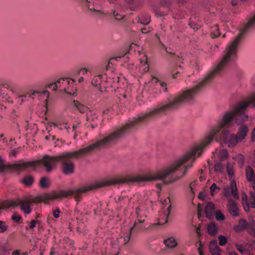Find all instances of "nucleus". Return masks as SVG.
Wrapping results in <instances>:
<instances>
[{
	"mask_svg": "<svg viewBox=\"0 0 255 255\" xmlns=\"http://www.w3.org/2000/svg\"><path fill=\"white\" fill-rule=\"evenodd\" d=\"M214 169L215 171L220 172L222 170V164L220 162H216L214 165Z\"/></svg>",
	"mask_w": 255,
	"mask_h": 255,
	"instance_id": "f704fd0d",
	"label": "nucleus"
},
{
	"mask_svg": "<svg viewBox=\"0 0 255 255\" xmlns=\"http://www.w3.org/2000/svg\"><path fill=\"white\" fill-rule=\"evenodd\" d=\"M156 187L158 188H161V185L160 184H156Z\"/></svg>",
	"mask_w": 255,
	"mask_h": 255,
	"instance_id": "338daca9",
	"label": "nucleus"
},
{
	"mask_svg": "<svg viewBox=\"0 0 255 255\" xmlns=\"http://www.w3.org/2000/svg\"><path fill=\"white\" fill-rule=\"evenodd\" d=\"M220 35L219 29L218 25H215L212 28V31L211 32V36L213 38H215Z\"/></svg>",
	"mask_w": 255,
	"mask_h": 255,
	"instance_id": "393cba45",
	"label": "nucleus"
},
{
	"mask_svg": "<svg viewBox=\"0 0 255 255\" xmlns=\"http://www.w3.org/2000/svg\"><path fill=\"white\" fill-rule=\"evenodd\" d=\"M254 182L253 183V185H252V186H253V189H254V190L255 191V181H254Z\"/></svg>",
	"mask_w": 255,
	"mask_h": 255,
	"instance_id": "774afa93",
	"label": "nucleus"
},
{
	"mask_svg": "<svg viewBox=\"0 0 255 255\" xmlns=\"http://www.w3.org/2000/svg\"><path fill=\"white\" fill-rule=\"evenodd\" d=\"M198 250V252H202V251H203V247H202V246H201V244H200V246L199 247Z\"/></svg>",
	"mask_w": 255,
	"mask_h": 255,
	"instance_id": "13d9d810",
	"label": "nucleus"
},
{
	"mask_svg": "<svg viewBox=\"0 0 255 255\" xmlns=\"http://www.w3.org/2000/svg\"><path fill=\"white\" fill-rule=\"evenodd\" d=\"M141 31L142 33H147L150 31V30H148L146 28H142Z\"/></svg>",
	"mask_w": 255,
	"mask_h": 255,
	"instance_id": "de8ad7c7",
	"label": "nucleus"
},
{
	"mask_svg": "<svg viewBox=\"0 0 255 255\" xmlns=\"http://www.w3.org/2000/svg\"><path fill=\"white\" fill-rule=\"evenodd\" d=\"M160 86L161 87L163 88V91L164 92H167V88L166 87V83L164 82H160Z\"/></svg>",
	"mask_w": 255,
	"mask_h": 255,
	"instance_id": "79ce46f5",
	"label": "nucleus"
},
{
	"mask_svg": "<svg viewBox=\"0 0 255 255\" xmlns=\"http://www.w3.org/2000/svg\"><path fill=\"white\" fill-rule=\"evenodd\" d=\"M229 255H238L236 253L231 252L229 254Z\"/></svg>",
	"mask_w": 255,
	"mask_h": 255,
	"instance_id": "69168bd1",
	"label": "nucleus"
},
{
	"mask_svg": "<svg viewBox=\"0 0 255 255\" xmlns=\"http://www.w3.org/2000/svg\"><path fill=\"white\" fill-rule=\"evenodd\" d=\"M102 77V75H99L95 76L92 81V84L95 86H97L98 85H100L101 82Z\"/></svg>",
	"mask_w": 255,
	"mask_h": 255,
	"instance_id": "5701e85b",
	"label": "nucleus"
},
{
	"mask_svg": "<svg viewBox=\"0 0 255 255\" xmlns=\"http://www.w3.org/2000/svg\"><path fill=\"white\" fill-rule=\"evenodd\" d=\"M227 208L229 213L234 217L239 216V210L235 201L232 199L228 200Z\"/></svg>",
	"mask_w": 255,
	"mask_h": 255,
	"instance_id": "0eeeda50",
	"label": "nucleus"
},
{
	"mask_svg": "<svg viewBox=\"0 0 255 255\" xmlns=\"http://www.w3.org/2000/svg\"><path fill=\"white\" fill-rule=\"evenodd\" d=\"M218 240L219 242V245L222 246H224L227 242L226 237L223 235L219 236Z\"/></svg>",
	"mask_w": 255,
	"mask_h": 255,
	"instance_id": "7c9ffc66",
	"label": "nucleus"
},
{
	"mask_svg": "<svg viewBox=\"0 0 255 255\" xmlns=\"http://www.w3.org/2000/svg\"><path fill=\"white\" fill-rule=\"evenodd\" d=\"M227 171H228V174L230 175V176H232L233 175V171L232 169H229V168L228 167L227 168Z\"/></svg>",
	"mask_w": 255,
	"mask_h": 255,
	"instance_id": "3c124183",
	"label": "nucleus"
},
{
	"mask_svg": "<svg viewBox=\"0 0 255 255\" xmlns=\"http://www.w3.org/2000/svg\"><path fill=\"white\" fill-rule=\"evenodd\" d=\"M38 92L36 91H34L31 95H29V97L33 98V96H34L36 94H37Z\"/></svg>",
	"mask_w": 255,
	"mask_h": 255,
	"instance_id": "5fc2aeb1",
	"label": "nucleus"
},
{
	"mask_svg": "<svg viewBox=\"0 0 255 255\" xmlns=\"http://www.w3.org/2000/svg\"><path fill=\"white\" fill-rule=\"evenodd\" d=\"M138 22L143 25H147L150 22V17L146 15L141 18H139Z\"/></svg>",
	"mask_w": 255,
	"mask_h": 255,
	"instance_id": "4be33fe9",
	"label": "nucleus"
},
{
	"mask_svg": "<svg viewBox=\"0 0 255 255\" xmlns=\"http://www.w3.org/2000/svg\"><path fill=\"white\" fill-rule=\"evenodd\" d=\"M39 186L42 188H48L50 186L49 179L46 177H42L39 182Z\"/></svg>",
	"mask_w": 255,
	"mask_h": 255,
	"instance_id": "aec40b11",
	"label": "nucleus"
},
{
	"mask_svg": "<svg viewBox=\"0 0 255 255\" xmlns=\"http://www.w3.org/2000/svg\"><path fill=\"white\" fill-rule=\"evenodd\" d=\"M114 15L115 17V18L117 20H121V19H122L124 17V16L120 14H119L118 13H116L115 11H114Z\"/></svg>",
	"mask_w": 255,
	"mask_h": 255,
	"instance_id": "ea45409f",
	"label": "nucleus"
},
{
	"mask_svg": "<svg viewBox=\"0 0 255 255\" xmlns=\"http://www.w3.org/2000/svg\"><path fill=\"white\" fill-rule=\"evenodd\" d=\"M232 4L234 6L236 5L237 4V0H232Z\"/></svg>",
	"mask_w": 255,
	"mask_h": 255,
	"instance_id": "4d7b16f0",
	"label": "nucleus"
},
{
	"mask_svg": "<svg viewBox=\"0 0 255 255\" xmlns=\"http://www.w3.org/2000/svg\"><path fill=\"white\" fill-rule=\"evenodd\" d=\"M131 199L130 198L124 197H120L119 198L120 200L123 201L124 203L127 204H128L130 203Z\"/></svg>",
	"mask_w": 255,
	"mask_h": 255,
	"instance_id": "e433bc0d",
	"label": "nucleus"
},
{
	"mask_svg": "<svg viewBox=\"0 0 255 255\" xmlns=\"http://www.w3.org/2000/svg\"><path fill=\"white\" fill-rule=\"evenodd\" d=\"M164 243L165 245L169 248H173L177 245V243L173 237H170L165 240Z\"/></svg>",
	"mask_w": 255,
	"mask_h": 255,
	"instance_id": "2eb2a0df",
	"label": "nucleus"
},
{
	"mask_svg": "<svg viewBox=\"0 0 255 255\" xmlns=\"http://www.w3.org/2000/svg\"><path fill=\"white\" fill-rule=\"evenodd\" d=\"M125 183V177H115L108 179L100 182L95 183L84 186L81 188L68 190H60L59 192L53 191L50 193L44 194L40 196L29 198L27 200L16 199L9 201H5L0 204V210L20 206L21 210L26 214L31 212L30 205L32 203L44 202L48 203L50 201L62 198H68L74 196L76 201L82 196V193L93 190L100 187L122 184Z\"/></svg>",
	"mask_w": 255,
	"mask_h": 255,
	"instance_id": "7ed1b4c3",
	"label": "nucleus"
},
{
	"mask_svg": "<svg viewBox=\"0 0 255 255\" xmlns=\"http://www.w3.org/2000/svg\"><path fill=\"white\" fill-rule=\"evenodd\" d=\"M20 254V252H19V251H15L14 252H13L12 253V255H19Z\"/></svg>",
	"mask_w": 255,
	"mask_h": 255,
	"instance_id": "6e6d98bb",
	"label": "nucleus"
},
{
	"mask_svg": "<svg viewBox=\"0 0 255 255\" xmlns=\"http://www.w3.org/2000/svg\"><path fill=\"white\" fill-rule=\"evenodd\" d=\"M135 212L136 214V220L134 222H137V225L143 223L146 217L144 211L142 210L139 207H138L135 209ZM136 228H137V226Z\"/></svg>",
	"mask_w": 255,
	"mask_h": 255,
	"instance_id": "9d476101",
	"label": "nucleus"
},
{
	"mask_svg": "<svg viewBox=\"0 0 255 255\" xmlns=\"http://www.w3.org/2000/svg\"><path fill=\"white\" fill-rule=\"evenodd\" d=\"M60 213V211L59 209H57L56 210L53 211V216L56 218H58L59 217V214Z\"/></svg>",
	"mask_w": 255,
	"mask_h": 255,
	"instance_id": "a19ab883",
	"label": "nucleus"
},
{
	"mask_svg": "<svg viewBox=\"0 0 255 255\" xmlns=\"http://www.w3.org/2000/svg\"><path fill=\"white\" fill-rule=\"evenodd\" d=\"M79 71H83V74H86L87 72L88 69L87 68H84L81 69L79 70Z\"/></svg>",
	"mask_w": 255,
	"mask_h": 255,
	"instance_id": "603ef678",
	"label": "nucleus"
},
{
	"mask_svg": "<svg viewBox=\"0 0 255 255\" xmlns=\"http://www.w3.org/2000/svg\"><path fill=\"white\" fill-rule=\"evenodd\" d=\"M83 80H84V78L82 77H81L79 78V79L78 80V82L79 83H81V82H83Z\"/></svg>",
	"mask_w": 255,
	"mask_h": 255,
	"instance_id": "680f3d73",
	"label": "nucleus"
},
{
	"mask_svg": "<svg viewBox=\"0 0 255 255\" xmlns=\"http://www.w3.org/2000/svg\"><path fill=\"white\" fill-rule=\"evenodd\" d=\"M206 216L209 219H212L214 216L216 212L215 205L211 202H208L205 207Z\"/></svg>",
	"mask_w": 255,
	"mask_h": 255,
	"instance_id": "6e6552de",
	"label": "nucleus"
},
{
	"mask_svg": "<svg viewBox=\"0 0 255 255\" xmlns=\"http://www.w3.org/2000/svg\"><path fill=\"white\" fill-rule=\"evenodd\" d=\"M249 223L245 219H240L238 222V224L234 226L233 229L238 232L242 231L246 229Z\"/></svg>",
	"mask_w": 255,
	"mask_h": 255,
	"instance_id": "9b49d317",
	"label": "nucleus"
},
{
	"mask_svg": "<svg viewBox=\"0 0 255 255\" xmlns=\"http://www.w3.org/2000/svg\"><path fill=\"white\" fill-rule=\"evenodd\" d=\"M207 230L210 235H215L218 231V228L216 224L214 223H209L207 227Z\"/></svg>",
	"mask_w": 255,
	"mask_h": 255,
	"instance_id": "dca6fc26",
	"label": "nucleus"
},
{
	"mask_svg": "<svg viewBox=\"0 0 255 255\" xmlns=\"http://www.w3.org/2000/svg\"><path fill=\"white\" fill-rule=\"evenodd\" d=\"M220 155L221 158H226L228 156V153L227 150L223 149L220 151Z\"/></svg>",
	"mask_w": 255,
	"mask_h": 255,
	"instance_id": "4c0bfd02",
	"label": "nucleus"
},
{
	"mask_svg": "<svg viewBox=\"0 0 255 255\" xmlns=\"http://www.w3.org/2000/svg\"><path fill=\"white\" fill-rule=\"evenodd\" d=\"M255 27V14L249 19L240 30L234 41L228 46L225 55L221 60L209 72L203 80L192 88L183 91L176 96L173 99L168 100V103L159 107L145 114L134 118L128 122L125 128L128 133L138 126L144 124L151 119L158 116L165 112L178 109L185 103H191L196 95L208 84L210 83L217 76L220 75L227 66L232 63L237 56V47L247 31Z\"/></svg>",
	"mask_w": 255,
	"mask_h": 255,
	"instance_id": "f257e3e1",
	"label": "nucleus"
},
{
	"mask_svg": "<svg viewBox=\"0 0 255 255\" xmlns=\"http://www.w3.org/2000/svg\"><path fill=\"white\" fill-rule=\"evenodd\" d=\"M61 82V80H59L57 81H56L55 83H51L48 86V87L49 88H53V91H56L57 88V83Z\"/></svg>",
	"mask_w": 255,
	"mask_h": 255,
	"instance_id": "c9c22d12",
	"label": "nucleus"
},
{
	"mask_svg": "<svg viewBox=\"0 0 255 255\" xmlns=\"http://www.w3.org/2000/svg\"><path fill=\"white\" fill-rule=\"evenodd\" d=\"M22 182L26 186L31 185L33 182V178L31 176H26L23 178Z\"/></svg>",
	"mask_w": 255,
	"mask_h": 255,
	"instance_id": "b1692460",
	"label": "nucleus"
},
{
	"mask_svg": "<svg viewBox=\"0 0 255 255\" xmlns=\"http://www.w3.org/2000/svg\"><path fill=\"white\" fill-rule=\"evenodd\" d=\"M43 94H47L48 96H49V92H48V91H46H46H44L43 92Z\"/></svg>",
	"mask_w": 255,
	"mask_h": 255,
	"instance_id": "0e129e2a",
	"label": "nucleus"
},
{
	"mask_svg": "<svg viewBox=\"0 0 255 255\" xmlns=\"http://www.w3.org/2000/svg\"><path fill=\"white\" fill-rule=\"evenodd\" d=\"M209 250L212 255H220L221 249L218 246L216 241H213L210 243Z\"/></svg>",
	"mask_w": 255,
	"mask_h": 255,
	"instance_id": "4468645a",
	"label": "nucleus"
},
{
	"mask_svg": "<svg viewBox=\"0 0 255 255\" xmlns=\"http://www.w3.org/2000/svg\"><path fill=\"white\" fill-rule=\"evenodd\" d=\"M237 158L238 160V163L241 165H243L245 162V159L244 156L242 154H240L238 155Z\"/></svg>",
	"mask_w": 255,
	"mask_h": 255,
	"instance_id": "72a5a7b5",
	"label": "nucleus"
},
{
	"mask_svg": "<svg viewBox=\"0 0 255 255\" xmlns=\"http://www.w3.org/2000/svg\"><path fill=\"white\" fill-rule=\"evenodd\" d=\"M8 229V226L6 223L2 221H0V233H3Z\"/></svg>",
	"mask_w": 255,
	"mask_h": 255,
	"instance_id": "c85d7f7f",
	"label": "nucleus"
},
{
	"mask_svg": "<svg viewBox=\"0 0 255 255\" xmlns=\"http://www.w3.org/2000/svg\"><path fill=\"white\" fill-rule=\"evenodd\" d=\"M69 90V88H65L64 89V91L65 92V93H66L67 94H69V95H71V96H77V94L76 93V89H71V90H70V91H68Z\"/></svg>",
	"mask_w": 255,
	"mask_h": 255,
	"instance_id": "473e14b6",
	"label": "nucleus"
},
{
	"mask_svg": "<svg viewBox=\"0 0 255 255\" xmlns=\"http://www.w3.org/2000/svg\"><path fill=\"white\" fill-rule=\"evenodd\" d=\"M250 193V195H251V198H250V199L255 200V192L251 191Z\"/></svg>",
	"mask_w": 255,
	"mask_h": 255,
	"instance_id": "09e8293b",
	"label": "nucleus"
},
{
	"mask_svg": "<svg viewBox=\"0 0 255 255\" xmlns=\"http://www.w3.org/2000/svg\"><path fill=\"white\" fill-rule=\"evenodd\" d=\"M220 190V188L215 183L213 184L210 187L211 195L214 196L216 193Z\"/></svg>",
	"mask_w": 255,
	"mask_h": 255,
	"instance_id": "a878e982",
	"label": "nucleus"
},
{
	"mask_svg": "<svg viewBox=\"0 0 255 255\" xmlns=\"http://www.w3.org/2000/svg\"><path fill=\"white\" fill-rule=\"evenodd\" d=\"M203 207H202V206L200 204H198V206H197V211H198V214H200V213L201 212V211L203 210Z\"/></svg>",
	"mask_w": 255,
	"mask_h": 255,
	"instance_id": "49530a36",
	"label": "nucleus"
},
{
	"mask_svg": "<svg viewBox=\"0 0 255 255\" xmlns=\"http://www.w3.org/2000/svg\"><path fill=\"white\" fill-rule=\"evenodd\" d=\"M214 216L217 221H223L225 219V216L222 213L220 210L216 211L214 213Z\"/></svg>",
	"mask_w": 255,
	"mask_h": 255,
	"instance_id": "bb28decb",
	"label": "nucleus"
},
{
	"mask_svg": "<svg viewBox=\"0 0 255 255\" xmlns=\"http://www.w3.org/2000/svg\"><path fill=\"white\" fill-rule=\"evenodd\" d=\"M231 194L235 199H239V194L237 187V184L235 180L231 182L230 188L227 187L225 188L224 190L223 195L225 197L228 198V200L231 199L230 197Z\"/></svg>",
	"mask_w": 255,
	"mask_h": 255,
	"instance_id": "423d86ee",
	"label": "nucleus"
},
{
	"mask_svg": "<svg viewBox=\"0 0 255 255\" xmlns=\"http://www.w3.org/2000/svg\"><path fill=\"white\" fill-rule=\"evenodd\" d=\"M249 131V128L246 126H242L239 128L236 136L240 142L245 139L246 136L247 135Z\"/></svg>",
	"mask_w": 255,
	"mask_h": 255,
	"instance_id": "1a4fd4ad",
	"label": "nucleus"
},
{
	"mask_svg": "<svg viewBox=\"0 0 255 255\" xmlns=\"http://www.w3.org/2000/svg\"><path fill=\"white\" fill-rule=\"evenodd\" d=\"M236 247L237 250L242 254H244L246 253V246L243 245L236 244Z\"/></svg>",
	"mask_w": 255,
	"mask_h": 255,
	"instance_id": "c756f323",
	"label": "nucleus"
},
{
	"mask_svg": "<svg viewBox=\"0 0 255 255\" xmlns=\"http://www.w3.org/2000/svg\"><path fill=\"white\" fill-rule=\"evenodd\" d=\"M110 63V61H109L108 64H107V65L106 67V70H108L109 69Z\"/></svg>",
	"mask_w": 255,
	"mask_h": 255,
	"instance_id": "052dcab7",
	"label": "nucleus"
},
{
	"mask_svg": "<svg viewBox=\"0 0 255 255\" xmlns=\"http://www.w3.org/2000/svg\"><path fill=\"white\" fill-rule=\"evenodd\" d=\"M127 133L128 132L124 126L117 128L103 139L97 140L94 143L85 148L57 156H50L45 155L41 159L34 161L35 166L42 164L46 168V172H49L52 170L54 164L59 162L62 164L63 173L66 175L71 174L74 172V164L71 161L72 159H78L92 151L106 147L115 143Z\"/></svg>",
	"mask_w": 255,
	"mask_h": 255,
	"instance_id": "f03ea898",
	"label": "nucleus"
},
{
	"mask_svg": "<svg viewBox=\"0 0 255 255\" xmlns=\"http://www.w3.org/2000/svg\"><path fill=\"white\" fill-rule=\"evenodd\" d=\"M171 205H169L167 209L166 213L161 214L158 219V225H163L167 222L168 217L169 215L170 212L171 210Z\"/></svg>",
	"mask_w": 255,
	"mask_h": 255,
	"instance_id": "ddd939ff",
	"label": "nucleus"
},
{
	"mask_svg": "<svg viewBox=\"0 0 255 255\" xmlns=\"http://www.w3.org/2000/svg\"><path fill=\"white\" fill-rule=\"evenodd\" d=\"M159 80L155 77H152L150 83L151 84H157L159 82Z\"/></svg>",
	"mask_w": 255,
	"mask_h": 255,
	"instance_id": "c03bdc74",
	"label": "nucleus"
},
{
	"mask_svg": "<svg viewBox=\"0 0 255 255\" xmlns=\"http://www.w3.org/2000/svg\"><path fill=\"white\" fill-rule=\"evenodd\" d=\"M35 166V163L33 161L23 162L19 161L17 163L14 164H5L4 160L0 157V171L9 169L14 171L20 172L25 170L29 167Z\"/></svg>",
	"mask_w": 255,
	"mask_h": 255,
	"instance_id": "20e7f679",
	"label": "nucleus"
},
{
	"mask_svg": "<svg viewBox=\"0 0 255 255\" xmlns=\"http://www.w3.org/2000/svg\"><path fill=\"white\" fill-rule=\"evenodd\" d=\"M242 200H243V202H245L246 203H247L248 200H247V195H245V196H243L242 197ZM243 204L244 205V202H243Z\"/></svg>",
	"mask_w": 255,
	"mask_h": 255,
	"instance_id": "864d4df0",
	"label": "nucleus"
},
{
	"mask_svg": "<svg viewBox=\"0 0 255 255\" xmlns=\"http://www.w3.org/2000/svg\"><path fill=\"white\" fill-rule=\"evenodd\" d=\"M21 219V216L16 212L14 213L11 216V219L16 223H18Z\"/></svg>",
	"mask_w": 255,
	"mask_h": 255,
	"instance_id": "2f4dec72",
	"label": "nucleus"
},
{
	"mask_svg": "<svg viewBox=\"0 0 255 255\" xmlns=\"http://www.w3.org/2000/svg\"><path fill=\"white\" fill-rule=\"evenodd\" d=\"M95 118L97 119V117H96L95 115H89L87 116V121H94L95 120Z\"/></svg>",
	"mask_w": 255,
	"mask_h": 255,
	"instance_id": "37998d69",
	"label": "nucleus"
},
{
	"mask_svg": "<svg viewBox=\"0 0 255 255\" xmlns=\"http://www.w3.org/2000/svg\"><path fill=\"white\" fill-rule=\"evenodd\" d=\"M251 164L254 167H255V151H254V154H253V157L251 158Z\"/></svg>",
	"mask_w": 255,
	"mask_h": 255,
	"instance_id": "a18cd8bd",
	"label": "nucleus"
},
{
	"mask_svg": "<svg viewBox=\"0 0 255 255\" xmlns=\"http://www.w3.org/2000/svg\"><path fill=\"white\" fill-rule=\"evenodd\" d=\"M221 138L229 147H234L236 146L239 140L234 134L230 133L227 130H224L222 132Z\"/></svg>",
	"mask_w": 255,
	"mask_h": 255,
	"instance_id": "39448f33",
	"label": "nucleus"
},
{
	"mask_svg": "<svg viewBox=\"0 0 255 255\" xmlns=\"http://www.w3.org/2000/svg\"><path fill=\"white\" fill-rule=\"evenodd\" d=\"M73 103L74 106L78 109L80 113H85L88 111L89 108L81 104L78 101H74Z\"/></svg>",
	"mask_w": 255,
	"mask_h": 255,
	"instance_id": "f3484780",
	"label": "nucleus"
},
{
	"mask_svg": "<svg viewBox=\"0 0 255 255\" xmlns=\"http://www.w3.org/2000/svg\"><path fill=\"white\" fill-rule=\"evenodd\" d=\"M245 174L247 179L249 181H255V170H254L250 166H246L245 169Z\"/></svg>",
	"mask_w": 255,
	"mask_h": 255,
	"instance_id": "f8f14e48",
	"label": "nucleus"
},
{
	"mask_svg": "<svg viewBox=\"0 0 255 255\" xmlns=\"http://www.w3.org/2000/svg\"><path fill=\"white\" fill-rule=\"evenodd\" d=\"M37 222H38V221H37V220H31V222H30L29 228L30 229H32L34 228L35 227L36 224Z\"/></svg>",
	"mask_w": 255,
	"mask_h": 255,
	"instance_id": "58836bf2",
	"label": "nucleus"
},
{
	"mask_svg": "<svg viewBox=\"0 0 255 255\" xmlns=\"http://www.w3.org/2000/svg\"><path fill=\"white\" fill-rule=\"evenodd\" d=\"M203 197V194L202 193H200L198 195L199 198L202 199Z\"/></svg>",
	"mask_w": 255,
	"mask_h": 255,
	"instance_id": "e2e57ef3",
	"label": "nucleus"
},
{
	"mask_svg": "<svg viewBox=\"0 0 255 255\" xmlns=\"http://www.w3.org/2000/svg\"><path fill=\"white\" fill-rule=\"evenodd\" d=\"M137 226V222H134L133 227H132L128 233L127 234L126 236L124 237V241L125 242L124 244H127L131 238V235L132 231Z\"/></svg>",
	"mask_w": 255,
	"mask_h": 255,
	"instance_id": "a211bd4d",
	"label": "nucleus"
},
{
	"mask_svg": "<svg viewBox=\"0 0 255 255\" xmlns=\"http://www.w3.org/2000/svg\"><path fill=\"white\" fill-rule=\"evenodd\" d=\"M179 73V72H176L175 74H173L172 75V77L173 78H176L177 77V75H178V74Z\"/></svg>",
	"mask_w": 255,
	"mask_h": 255,
	"instance_id": "bf43d9fd",
	"label": "nucleus"
},
{
	"mask_svg": "<svg viewBox=\"0 0 255 255\" xmlns=\"http://www.w3.org/2000/svg\"><path fill=\"white\" fill-rule=\"evenodd\" d=\"M147 58L146 56H145L143 59L140 60L141 63H143V65L145 66L143 69V71L144 72H146L149 70V66L147 64Z\"/></svg>",
	"mask_w": 255,
	"mask_h": 255,
	"instance_id": "cd10ccee",
	"label": "nucleus"
},
{
	"mask_svg": "<svg viewBox=\"0 0 255 255\" xmlns=\"http://www.w3.org/2000/svg\"><path fill=\"white\" fill-rule=\"evenodd\" d=\"M246 230L250 235L255 236V223L254 222H250Z\"/></svg>",
	"mask_w": 255,
	"mask_h": 255,
	"instance_id": "6ab92c4d",
	"label": "nucleus"
},
{
	"mask_svg": "<svg viewBox=\"0 0 255 255\" xmlns=\"http://www.w3.org/2000/svg\"><path fill=\"white\" fill-rule=\"evenodd\" d=\"M247 206L245 207L244 205V209L246 211H248L249 210V208H255V199H249V202L248 201L246 203Z\"/></svg>",
	"mask_w": 255,
	"mask_h": 255,
	"instance_id": "412c9836",
	"label": "nucleus"
},
{
	"mask_svg": "<svg viewBox=\"0 0 255 255\" xmlns=\"http://www.w3.org/2000/svg\"><path fill=\"white\" fill-rule=\"evenodd\" d=\"M252 138L253 140L255 139V127L254 128L252 133Z\"/></svg>",
	"mask_w": 255,
	"mask_h": 255,
	"instance_id": "8fccbe9b",
	"label": "nucleus"
}]
</instances>
